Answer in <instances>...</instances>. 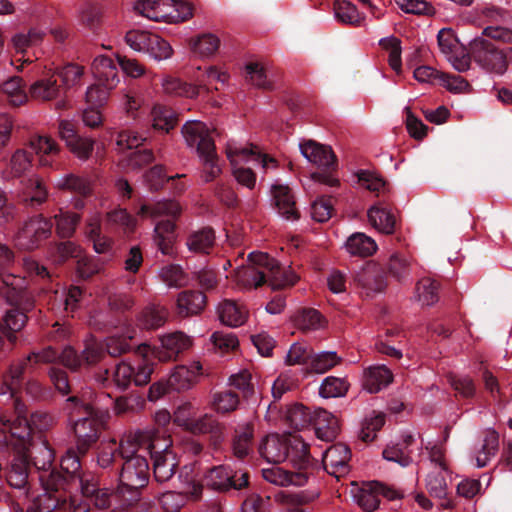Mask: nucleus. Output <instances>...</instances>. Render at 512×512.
Returning <instances> with one entry per match:
<instances>
[{
    "instance_id": "1",
    "label": "nucleus",
    "mask_w": 512,
    "mask_h": 512,
    "mask_svg": "<svg viewBox=\"0 0 512 512\" xmlns=\"http://www.w3.org/2000/svg\"><path fill=\"white\" fill-rule=\"evenodd\" d=\"M153 436V430H138L124 434L120 441H102L98 447L97 464L106 469L117 459L121 461L119 490L137 491L149 480L148 448L145 443Z\"/></svg>"
},
{
    "instance_id": "2",
    "label": "nucleus",
    "mask_w": 512,
    "mask_h": 512,
    "mask_svg": "<svg viewBox=\"0 0 512 512\" xmlns=\"http://www.w3.org/2000/svg\"><path fill=\"white\" fill-rule=\"evenodd\" d=\"M234 281L242 289H253L267 282L272 289H282L294 285L299 277L293 270H283L278 261L267 253L252 252L247 264L238 267Z\"/></svg>"
},
{
    "instance_id": "3",
    "label": "nucleus",
    "mask_w": 512,
    "mask_h": 512,
    "mask_svg": "<svg viewBox=\"0 0 512 512\" xmlns=\"http://www.w3.org/2000/svg\"><path fill=\"white\" fill-rule=\"evenodd\" d=\"M91 391L83 392L81 398L69 397L64 410L73 423L74 432L78 438L77 449L85 454L91 444L99 438L100 429L109 417L107 408L97 406L96 401L90 400Z\"/></svg>"
},
{
    "instance_id": "4",
    "label": "nucleus",
    "mask_w": 512,
    "mask_h": 512,
    "mask_svg": "<svg viewBox=\"0 0 512 512\" xmlns=\"http://www.w3.org/2000/svg\"><path fill=\"white\" fill-rule=\"evenodd\" d=\"M12 398H14V413L16 418L13 420L7 413L0 415V448L4 446L22 448L25 445L26 438L30 435L32 427L38 430H44L53 422L51 416L42 412L33 413L29 421L27 419L25 405L16 395Z\"/></svg>"
},
{
    "instance_id": "5",
    "label": "nucleus",
    "mask_w": 512,
    "mask_h": 512,
    "mask_svg": "<svg viewBox=\"0 0 512 512\" xmlns=\"http://www.w3.org/2000/svg\"><path fill=\"white\" fill-rule=\"evenodd\" d=\"M259 453L272 464H279L288 458L298 469H309L313 465L308 445L298 436L267 435L259 445Z\"/></svg>"
},
{
    "instance_id": "6",
    "label": "nucleus",
    "mask_w": 512,
    "mask_h": 512,
    "mask_svg": "<svg viewBox=\"0 0 512 512\" xmlns=\"http://www.w3.org/2000/svg\"><path fill=\"white\" fill-rule=\"evenodd\" d=\"M181 211L182 208L178 202L174 200H163L153 205L143 204L137 213L138 216L143 218L150 217L158 219L161 217H167L166 220L158 221L154 227V241L158 246V249L164 255L171 256L175 253V220L181 214Z\"/></svg>"
},
{
    "instance_id": "7",
    "label": "nucleus",
    "mask_w": 512,
    "mask_h": 512,
    "mask_svg": "<svg viewBox=\"0 0 512 512\" xmlns=\"http://www.w3.org/2000/svg\"><path fill=\"white\" fill-rule=\"evenodd\" d=\"M226 155L230 161L235 180L248 189L255 187L256 175L251 168H246L243 164L254 163L260 165L265 172L277 168L276 159L261 153L257 146L240 147L235 143H228Z\"/></svg>"
},
{
    "instance_id": "8",
    "label": "nucleus",
    "mask_w": 512,
    "mask_h": 512,
    "mask_svg": "<svg viewBox=\"0 0 512 512\" xmlns=\"http://www.w3.org/2000/svg\"><path fill=\"white\" fill-rule=\"evenodd\" d=\"M133 10L155 22L178 23L192 16L191 4L181 0H137Z\"/></svg>"
},
{
    "instance_id": "9",
    "label": "nucleus",
    "mask_w": 512,
    "mask_h": 512,
    "mask_svg": "<svg viewBox=\"0 0 512 512\" xmlns=\"http://www.w3.org/2000/svg\"><path fill=\"white\" fill-rule=\"evenodd\" d=\"M426 450L431 465L426 478V488L432 497L445 501L448 495L445 442H429Z\"/></svg>"
},
{
    "instance_id": "10",
    "label": "nucleus",
    "mask_w": 512,
    "mask_h": 512,
    "mask_svg": "<svg viewBox=\"0 0 512 512\" xmlns=\"http://www.w3.org/2000/svg\"><path fill=\"white\" fill-rule=\"evenodd\" d=\"M124 40L132 50L147 54L155 61L167 60L173 55L170 43L151 31L132 29L126 33Z\"/></svg>"
},
{
    "instance_id": "11",
    "label": "nucleus",
    "mask_w": 512,
    "mask_h": 512,
    "mask_svg": "<svg viewBox=\"0 0 512 512\" xmlns=\"http://www.w3.org/2000/svg\"><path fill=\"white\" fill-rule=\"evenodd\" d=\"M169 437L160 440L157 431L153 430V436L145 443L148 455L153 458L154 477L158 482H166L174 475L178 460L175 452L170 448Z\"/></svg>"
},
{
    "instance_id": "12",
    "label": "nucleus",
    "mask_w": 512,
    "mask_h": 512,
    "mask_svg": "<svg viewBox=\"0 0 512 512\" xmlns=\"http://www.w3.org/2000/svg\"><path fill=\"white\" fill-rule=\"evenodd\" d=\"M192 346V339L183 332L176 331L159 336V344L150 346L141 344L138 353L144 358L153 356L159 362H171Z\"/></svg>"
},
{
    "instance_id": "13",
    "label": "nucleus",
    "mask_w": 512,
    "mask_h": 512,
    "mask_svg": "<svg viewBox=\"0 0 512 512\" xmlns=\"http://www.w3.org/2000/svg\"><path fill=\"white\" fill-rule=\"evenodd\" d=\"M34 80L30 83L29 97L37 102H51L61 95L57 70L53 64H37L33 68Z\"/></svg>"
},
{
    "instance_id": "14",
    "label": "nucleus",
    "mask_w": 512,
    "mask_h": 512,
    "mask_svg": "<svg viewBox=\"0 0 512 512\" xmlns=\"http://www.w3.org/2000/svg\"><path fill=\"white\" fill-rule=\"evenodd\" d=\"M57 352L47 347L40 352L31 353L26 359L11 365L7 374L3 376L0 384V395L15 396L22 385V374L32 364L51 363L58 358Z\"/></svg>"
},
{
    "instance_id": "15",
    "label": "nucleus",
    "mask_w": 512,
    "mask_h": 512,
    "mask_svg": "<svg viewBox=\"0 0 512 512\" xmlns=\"http://www.w3.org/2000/svg\"><path fill=\"white\" fill-rule=\"evenodd\" d=\"M351 493L354 501L367 512H372L379 507L380 495L388 500H396L403 497L399 490L377 481L366 482L361 486L356 485L352 488Z\"/></svg>"
},
{
    "instance_id": "16",
    "label": "nucleus",
    "mask_w": 512,
    "mask_h": 512,
    "mask_svg": "<svg viewBox=\"0 0 512 512\" xmlns=\"http://www.w3.org/2000/svg\"><path fill=\"white\" fill-rule=\"evenodd\" d=\"M249 475L243 471H233L229 466L219 465L209 469L203 476L204 485L215 491L241 489L248 485Z\"/></svg>"
},
{
    "instance_id": "17",
    "label": "nucleus",
    "mask_w": 512,
    "mask_h": 512,
    "mask_svg": "<svg viewBox=\"0 0 512 512\" xmlns=\"http://www.w3.org/2000/svg\"><path fill=\"white\" fill-rule=\"evenodd\" d=\"M153 371L154 364L147 360H143L137 366L123 361L113 370L112 381L120 389H126L131 383L137 386L146 385Z\"/></svg>"
},
{
    "instance_id": "18",
    "label": "nucleus",
    "mask_w": 512,
    "mask_h": 512,
    "mask_svg": "<svg viewBox=\"0 0 512 512\" xmlns=\"http://www.w3.org/2000/svg\"><path fill=\"white\" fill-rule=\"evenodd\" d=\"M58 130L60 138L76 158L85 161L91 157L97 145L92 137L79 135L74 124L69 120H61Z\"/></svg>"
},
{
    "instance_id": "19",
    "label": "nucleus",
    "mask_w": 512,
    "mask_h": 512,
    "mask_svg": "<svg viewBox=\"0 0 512 512\" xmlns=\"http://www.w3.org/2000/svg\"><path fill=\"white\" fill-rule=\"evenodd\" d=\"M51 223L42 216H36L25 222L15 237L16 245L21 249L36 248L51 233Z\"/></svg>"
},
{
    "instance_id": "20",
    "label": "nucleus",
    "mask_w": 512,
    "mask_h": 512,
    "mask_svg": "<svg viewBox=\"0 0 512 512\" xmlns=\"http://www.w3.org/2000/svg\"><path fill=\"white\" fill-rule=\"evenodd\" d=\"M211 133L212 130L199 120L187 121L182 127V135L187 146L195 149L197 154L212 151L215 148Z\"/></svg>"
},
{
    "instance_id": "21",
    "label": "nucleus",
    "mask_w": 512,
    "mask_h": 512,
    "mask_svg": "<svg viewBox=\"0 0 512 512\" xmlns=\"http://www.w3.org/2000/svg\"><path fill=\"white\" fill-rule=\"evenodd\" d=\"M474 58L486 71L501 75L507 69L506 55L485 41L474 44Z\"/></svg>"
},
{
    "instance_id": "22",
    "label": "nucleus",
    "mask_w": 512,
    "mask_h": 512,
    "mask_svg": "<svg viewBox=\"0 0 512 512\" xmlns=\"http://www.w3.org/2000/svg\"><path fill=\"white\" fill-rule=\"evenodd\" d=\"M13 255L10 249L0 243V278L3 286L0 288L1 294L9 301H14L22 291L24 279L13 274H5V269L12 262Z\"/></svg>"
},
{
    "instance_id": "23",
    "label": "nucleus",
    "mask_w": 512,
    "mask_h": 512,
    "mask_svg": "<svg viewBox=\"0 0 512 512\" xmlns=\"http://www.w3.org/2000/svg\"><path fill=\"white\" fill-rule=\"evenodd\" d=\"M202 375V365L193 361L189 365H178L173 368L168 378V385L175 391H186L192 388Z\"/></svg>"
},
{
    "instance_id": "24",
    "label": "nucleus",
    "mask_w": 512,
    "mask_h": 512,
    "mask_svg": "<svg viewBox=\"0 0 512 512\" xmlns=\"http://www.w3.org/2000/svg\"><path fill=\"white\" fill-rule=\"evenodd\" d=\"M350 457L348 446L342 443L334 444L323 453V466L329 474L340 477L347 473Z\"/></svg>"
},
{
    "instance_id": "25",
    "label": "nucleus",
    "mask_w": 512,
    "mask_h": 512,
    "mask_svg": "<svg viewBox=\"0 0 512 512\" xmlns=\"http://www.w3.org/2000/svg\"><path fill=\"white\" fill-rule=\"evenodd\" d=\"M94 78L103 86L115 89L120 82L117 65L107 55H97L91 63Z\"/></svg>"
},
{
    "instance_id": "26",
    "label": "nucleus",
    "mask_w": 512,
    "mask_h": 512,
    "mask_svg": "<svg viewBox=\"0 0 512 512\" xmlns=\"http://www.w3.org/2000/svg\"><path fill=\"white\" fill-rule=\"evenodd\" d=\"M308 469H299L298 472H289L279 466L262 469L263 478L278 486H303L308 481Z\"/></svg>"
},
{
    "instance_id": "27",
    "label": "nucleus",
    "mask_w": 512,
    "mask_h": 512,
    "mask_svg": "<svg viewBox=\"0 0 512 512\" xmlns=\"http://www.w3.org/2000/svg\"><path fill=\"white\" fill-rule=\"evenodd\" d=\"M28 144L38 157L40 166L53 167L60 153V147L53 138L45 135H36L30 138Z\"/></svg>"
},
{
    "instance_id": "28",
    "label": "nucleus",
    "mask_w": 512,
    "mask_h": 512,
    "mask_svg": "<svg viewBox=\"0 0 512 512\" xmlns=\"http://www.w3.org/2000/svg\"><path fill=\"white\" fill-rule=\"evenodd\" d=\"M393 380L392 372L385 365H372L364 369L362 387L371 394L380 392Z\"/></svg>"
},
{
    "instance_id": "29",
    "label": "nucleus",
    "mask_w": 512,
    "mask_h": 512,
    "mask_svg": "<svg viewBox=\"0 0 512 512\" xmlns=\"http://www.w3.org/2000/svg\"><path fill=\"white\" fill-rule=\"evenodd\" d=\"M86 237L92 241L94 251L98 254H106L112 249V240L101 234V212L91 211L85 228Z\"/></svg>"
},
{
    "instance_id": "30",
    "label": "nucleus",
    "mask_w": 512,
    "mask_h": 512,
    "mask_svg": "<svg viewBox=\"0 0 512 512\" xmlns=\"http://www.w3.org/2000/svg\"><path fill=\"white\" fill-rule=\"evenodd\" d=\"M272 199L279 214L288 219L295 220L299 217L294 195L286 185L274 184L271 188Z\"/></svg>"
},
{
    "instance_id": "31",
    "label": "nucleus",
    "mask_w": 512,
    "mask_h": 512,
    "mask_svg": "<svg viewBox=\"0 0 512 512\" xmlns=\"http://www.w3.org/2000/svg\"><path fill=\"white\" fill-rule=\"evenodd\" d=\"M313 425L317 438L323 441H333L338 435L339 421L337 417L324 409L319 408L314 411Z\"/></svg>"
},
{
    "instance_id": "32",
    "label": "nucleus",
    "mask_w": 512,
    "mask_h": 512,
    "mask_svg": "<svg viewBox=\"0 0 512 512\" xmlns=\"http://www.w3.org/2000/svg\"><path fill=\"white\" fill-rule=\"evenodd\" d=\"M23 288L24 285H22V291L16 296L14 301L7 299L9 303L16 306V308L8 310L3 317L4 327L11 332L20 331L24 327L27 321L24 311H28L32 307L31 302L27 301L24 303L25 292Z\"/></svg>"
},
{
    "instance_id": "33",
    "label": "nucleus",
    "mask_w": 512,
    "mask_h": 512,
    "mask_svg": "<svg viewBox=\"0 0 512 512\" xmlns=\"http://www.w3.org/2000/svg\"><path fill=\"white\" fill-rule=\"evenodd\" d=\"M301 154L318 167L329 168L335 163V155L330 147L308 140L300 144Z\"/></svg>"
},
{
    "instance_id": "34",
    "label": "nucleus",
    "mask_w": 512,
    "mask_h": 512,
    "mask_svg": "<svg viewBox=\"0 0 512 512\" xmlns=\"http://www.w3.org/2000/svg\"><path fill=\"white\" fill-rule=\"evenodd\" d=\"M22 188L19 198L22 202L31 206L43 204L48 198V190L43 180L37 175L21 182Z\"/></svg>"
},
{
    "instance_id": "35",
    "label": "nucleus",
    "mask_w": 512,
    "mask_h": 512,
    "mask_svg": "<svg viewBox=\"0 0 512 512\" xmlns=\"http://www.w3.org/2000/svg\"><path fill=\"white\" fill-rule=\"evenodd\" d=\"M369 224L377 231L392 234L395 231L396 217L394 213L381 203H377L367 211Z\"/></svg>"
},
{
    "instance_id": "36",
    "label": "nucleus",
    "mask_w": 512,
    "mask_h": 512,
    "mask_svg": "<svg viewBox=\"0 0 512 512\" xmlns=\"http://www.w3.org/2000/svg\"><path fill=\"white\" fill-rule=\"evenodd\" d=\"M413 442L411 434H405L398 442L389 443L382 452L383 458L387 461L395 462L402 467H407L412 463L409 446Z\"/></svg>"
},
{
    "instance_id": "37",
    "label": "nucleus",
    "mask_w": 512,
    "mask_h": 512,
    "mask_svg": "<svg viewBox=\"0 0 512 512\" xmlns=\"http://www.w3.org/2000/svg\"><path fill=\"white\" fill-rule=\"evenodd\" d=\"M499 448V435L494 429H487L484 433L483 442L473 453L475 466L485 467L497 454Z\"/></svg>"
},
{
    "instance_id": "38",
    "label": "nucleus",
    "mask_w": 512,
    "mask_h": 512,
    "mask_svg": "<svg viewBox=\"0 0 512 512\" xmlns=\"http://www.w3.org/2000/svg\"><path fill=\"white\" fill-rule=\"evenodd\" d=\"M222 323L230 327H238L245 323L248 311L243 304L232 300H224L217 308Z\"/></svg>"
},
{
    "instance_id": "39",
    "label": "nucleus",
    "mask_w": 512,
    "mask_h": 512,
    "mask_svg": "<svg viewBox=\"0 0 512 512\" xmlns=\"http://www.w3.org/2000/svg\"><path fill=\"white\" fill-rule=\"evenodd\" d=\"M206 297L199 291H183L177 297V313L181 317L198 314L203 310Z\"/></svg>"
},
{
    "instance_id": "40",
    "label": "nucleus",
    "mask_w": 512,
    "mask_h": 512,
    "mask_svg": "<svg viewBox=\"0 0 512 512\" xmlns=\"http://www.w3.org/2000/svg\"><path fill=\"white\" fill-rule=\"evenodd\" d=\"M33 166L32 155L24 148H18L12 152L5 169L6 177L19 178L28 172Z\"/></svg>"
},
{
    "instance_id": "41",
    "label": "nucleus",
    "mask_w": 512,
    "mask_h": 512,
    "mask_svg": "<svg viewBox=\"0 0 512 512\" xmlns=\"http://www.w3.org/2000/svg\"><path fill=\"white\" fill-rule=\"evenodd\" d=\"M356 281L369 292H381L385 288L384 277L375 264H367L356 275Z\"/></svg>"
},
{
    "instance_id": "42",
    "label": "nucleus",
    "mask_w": 512,
    "mask_h": 512,
    "mask_svg": "<svg viewBox=\"0 0 512 512\" xmlns=\"http://www.w3.org/2000/svg\"><path fill=\"white\" fill-rule=\"evenodd\" d=\"M1 93L6 101L15 107L21 106L28 101L29 92L24 89V82L21 77L13 76L1 86Z\"/></svg>"
},
{
    "instance_id": "43",
    "label": "nucleus",
    "mask_w": 512,
    "mask_h": 512,
    "mask_svg": "<svg viewBox=\"0 0 512 512\" xmlns=\"http://www.w3.org/2000/svg\"><path fill=\"white\" fill-rule=\"evenodd\" d=\"M345 248L351 255L366 257L376 252L377 244L373 238L357 232L347 239Z\"/></svg>"
},
{
    "instance_id": "44",
    "label": "nucleus",
    "mask_w": 512,
    "mask_h": 512,
    "mask_svg": "<svg viewBox=\"0 0 512 512\" xmlns=\"http://www.w3.org/2000/svg\"><path fill=\"white\" fill-rule=\"evenodd\" d=\"M168 316L167 310L162 306H147L137 318L141 329H157L164 325Z\"/></svg>"
},
{
    "instance_id": "45",
    "label": "nucleus",
    "mask_w": 512,
    "mask_h": 512,
    "mask_svg": "<svg viewBox=\"0 0 512 512\" xmlns=\"http://www.w3.org/2000/svg\"><path fill=\"white\" fill-rule=\"evenodd\" d=\"M342 362V358L335 351H322L312 353L308 370L317 374H324Z\"/></svg>"
},
{
    "instance_id": "46",
    "label": "nucleus",
    "mask_w": 512,
    "mask_h": 512,
    "mask_svg": "<svg viewBox=\"0 0 512 512\" xmlns=\"http://www.w3.org/2000/svg\"><path fill=\"white\" fill-rule=\"evenodd\" d=\"M81 493L90 499L97 508L104 509L111 503L112 493L108 489H100L95 481L80 480Z\"/></svg>"
},
{
    "instance_id": "47",
    "label": "nucleus",
    "mask_w": 512,
    "mask_h": 512,
    "mask_svg": "<svg viewBox=\"0 0 512 512\" xmlns=\"http://www.w3.org/2000/svg\"><path fill=\"white\" fill-rule=\"evenodd\" d=\"M152 127L155 130L168 133L176 125V115L172 109L156 104L153 106L151 113Z\"/></svg>"
},
{
    "instance_id": "48",
    "label": "nucleus",
    "mask_w": 512,
    "mask_h": 512,
    "mask_svg": "<svg viewBox=\"0 0 512 512\" xmlns=\"http://www.w3.org/2000/svg\"><path fill=\"white\" fill-rule=\"evenodd\" d=\"M333 10L336 20L343 24L358 26L364 19L356 6L347 0H336Z\"/></svg>"
},
{
    "instance_id": "49",
    "label": "nucleus",
    "mask_w": 512,
    "mask_h": 512,
    "mask_svg": "<svg viewBox=\"0 0 512 512\" xmlns=\"http://www.w3.org/2000/svg\"><path fill=\"white\" fill-rule=\"evenodd\" d=\"M349 387L350 384L346 378L327 376L321 382L319 395L326 399L344 397Z\"/></svg>"
},
{
    "instance_id": "50",
    "label": "nucleus",
    "mask_w": 512,
    "mask_h": 512,
    "mask_svg": "<svg viewBox=\"0 0 512 512\" xmlns=\"http://www.w3.org/2000/svg\"><path fill=\"white\" fill-rule=\"evenodd\" d=\"M215 235L212 229L204 228L189 235L186 245L195 253H208L213 247Z\"/></svg>"
},
{
    "instance_id": "51",
    "label": "nucleus",
    "mask_w": 512,
    "mask_h": 512,
    "mask_svg": "<svg viewBox=\"0 0 512 512\" xmlns=\"http://www.w3.org/2000/svg\"><path fill=\"white\" fill-rule=\"evenodd\" d=\"M439 285L430 278L421 279L415 288V300L422 306H431L438 301Z\"/></svg>"
},
{
    "instance_id": "52",
    "label": "nucleus",
    "mask_w": 512,
    "mask_h": 512,
    "mask_svg": "<svg viewBox=\"0 0 512 512\" xmlns=\"http://www.w3.org/2000/svg\"><path fill=\"white\" fill-rule=\"evenodd\" d=\"M294 323L302 331H314L325 326V320L315 309H303L294 316Z\"/></svg>"
},
{
    "instance_id": "53",
    "label": "nucleus",
    "mask_w": 512,
    "mask_h": 512,
    "mask_svg": "<svg viewBox=\"0 0 512 512\" xmlns=\"http://www.w3.org/2000/svg\"><path fill=\"white\" fill-rule=\"evenodd\" d=\"M162 87L165 93L183 96L187 98H195L199 96V89L197 86L182 82L180 79L166 76L162 79Z\"/></svg>"
},
{
    "instance_id": "54",
    "label": "nucleus",
    "mask_w": 512,
    "mask_h": 512,
    "mask_svg": "<svg viewBox=\"0 0 512 512\" xmlns=\"http://www.w3.org/2000/svg\"><path fill=\"white\" fill-rule=\"evenodd\" d=\"M229 79V75L226 70L217 67V66H208L205 67L202 74L196 76V80L198 82L197 88L199 89V94L201 92H210L209 84L213 81L219 82L221 84H226Z\"/></svg>"
},
{
    "instance_id": "55",
    "label": "nucleus",
    "mask_w": 512,
    "mask_h": 512,
    "mask_svg": "<svg viewBox=\"0 0 512 512\" xmlns=\"http://www.w3.org/2000/svg\"><path fill=\"white\" fill-rule=\"evenodd\" d=\"M198 156L202 163L201 178L204 182H211L221 174L222 169L215 148Z\"/></svg>"
},
{
    "instance_id": "56",
    "label": "nucleus",
    "mask_w": 512,
    "mask_h": 512,
    "mask_svg": "<svg viewBox=\"0 0 512 512\" xmlns=\"http://www.w3.org/2000/svg\"><path fill=\"white\" fill-rule=\"evenodd\" d=\"M136 336V330L134 328H127L123 335H113L107 337L105 340V346L107 352L111 356H119L130 350L131 346L129 340L134 339Z\"/></svg>"
},
{
    "instance_id": "57",
    "label": "nucleus",
    "mask_w": 512,
    "mask_h": 512,
    "mask_svg": "<svg viewBox=\"0 0 512 512\" xmlns=\"http://www.w3.org/2000/svg\"><path fill=\"white\" fill-rule=\"evenodd\" d=\"M253 427L250 424L240 426L236 432L233 440V452L238 458H243L248 455L253 438Z\"/></svg>"
},
{
    "instance_id": "58",
    "label": "nucleus",
    "mask_w": 512,
    "mask_h": 512,
    "mask_svg": "<svg viewBox=\"0 0 512 512\" xmlns=\"http://www.w3.org/2000/svg\"><path fill=\"white\" fill-rule=\"evenodd\" d=\"M55 188L87 195L90 192V182L86 178L75 174H67L56 181Z\"/></svg>"
},
{
    "instance_id": "59",
    "label": "nucleus",
    "mask_w": 512,
    "mask_h": 512,
    "mask_svg": "<svg viewBox=\"0 0 512 512\" xmlns=\"http://www.w3.org/2000/svg\"><path fill=\"white\" fill-rule=\"evenodd\" d=\"M144 104V98L133 90H122L120 97V109L133 119L138 118L140 109Z\"/></svg>"
},
{
    "instance_id": "60",
    "label": "nucleus",
    "mask_w": 512,
    "mask_h": 512,
    "mask_svg": "<svg viewBox=\"0 0 512 512\" xmlns=\"http://www.w3.org/2000/svg\"><path fill=\"white\" fill-rule=\"evenodd\" d=\"M220 46L219 38L211 33H205L192 41L193 52L200 57L212 56Z\"/></svg>"
},
{
    "instance_id": "61",
    "label": "nucleus",
    "mask_w": 512,
    "mask_h": 512,
    "mask_svg": "<svg viewBox=\"0 0 512 512\" xmlns=\"http://www.w3.org/2000/svg\"><path fill=\"white\" fill-rule=\"evenodd\" d=\"M413 76L415 80L420 83H428L432 85H439L448 89V78L444 73L435 70L430 66H419L414 72Z\"/></svg>"
},
{
    "instance_id": "62",
    "label": "nucleus",
    "mask_w": 512,
    "mask_h": 512,
    "mask_svg": "<svg viewBox=\"0 0 512 512\" xmlns=\"http://www.w3.org/2000/svg\"><path fill=\"white\" fill-rule=\"evenodd\" d=\"M286 419L292 427L300 430L313 421V416L304 405L296 403L287 409Z\"/></svg>"
},
{
    "instance_id": "63",
    "label": "nucleus",
    "mask_w": 512,
    "mask_h": 512,
    "mask_svg": "<svg viewBox=\"0 0 512 512\" xmlns=\"http://www.w3.org/2000/svg\"><path fill=\"white\" fill-rule=\"evenodd\" d=\"M212 408L218 413H229L239 405V397L231 391L216 392L212 396Z\"/></svg>"
},
{
    "instance_id": "64",
    "label": "nucleus",
    "mask_w": 512,
    "mask_h": 512,
    "mask_svg": "<svg viewBox=\"0 0 512 512\" xmlns=\"http://www.w3.org/2000/svg\"><path fill=\"white\" fill-rule=\"evenodd\" d=\"M56 231L60 237L68 238L75 232L76 226L80 221V216L76 213L60 210L59 214L55 215Z\"/></svg>"
}]
</instances>
